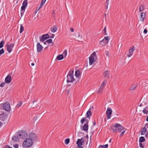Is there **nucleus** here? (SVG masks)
<instances>
[{
	"label": "nucleus",
	"mask_w": 148,
	"mask_h": 148,
	"mask_svg": "<svg viewBox=\"0 0 148 148\" xmlns=\"http://www.w3.org/2000/svg\"><path fill=\"white\" fill-rule=\"evenodd\" d=\"M111 129L114 132H115L117 131L120 132L125 129L121 125L118 123H115L114 126L112 127Z\"/></svg>",
	"instance_id": "obj_1"
},
{
	"label": "nucleus",
	"mask_w": 148,
	"mask_h": 148,
	"mask_svg": "<svg viewBox=\"0 0 148 148\" xmlns=\"http://www.w3.org/2000/svg\"><path fill=\"white\" fill-rule=\"evenodd\" d=\"M73 70L71 69L67 76V83L73 82L74 80L73 77Z\"/></svg>",
	"instance_id": "obj_2"
},
{
	"label": "nucleus",
	"mask_w": 148,
	"mask_h": 148,
	"mask_svg": "<svg viewBox=\"0 0 148 148\" xmlns=\"http://www.w3.org/2000/svg\"><path fill=\"white\" fill-rule=\"evenodd\" d=\"M33 144V141L31 139L27 138L23 142V146L24 147L29 148Z\"/></svg>",
	"instance_id": "obj_3"
},
{
	"label": "nucleus",
	"mask_w": 148,
	"mask_h": 148,
	"mask_svg": "<svg viewBox=\"0 0 148 148\" xmlns=\"http://www.w3.org/2000/svg\"><path fill=\"white\" fill-rule=\"evenodd\" d=\"M17 135L19 136L20 138L24 139L28 136V134L25 131L23 130L18 131Z\"/></svg>",
	"instance_id": "obj_4"
},
{
	"label": "nucleus",
	"mask_w": 148,
	"mask_h": 148,
	"mask_svg": "<svg viewBox=\"0 0 148 148\" xmlns=\"http://www.w3.org/2000/svg\"><path fill=\"white\" fill-rule=\"evenodd\" d=\"M27 0H25L23 3H22V5L21 7V16H22L24 13L25 9L27 7Z\"/></svg>",
	"instance_id": "obj_5"
},
{
	"label": "nucleus",
	"mask_w": 148,
	"mask_h": 148,
	"mask_svg": "<svg viewBox=\"0 0 148 148\" xmlns=\"http://www.w3.org/2000/svg\"><path fill=\"white\" fill-rule=\"evenodd\" d=\"M29 138H28L31 139L33 142H36L38 140V137L34 133H29Z\"/></svg>",
	"instance_id": "obj_6"
},
{
	"label": "nucleus",
	"mask_w": 148,
	"mask_h": 148,
	"mask_svg": "<svg viewBox=\"0 0 148 148\" xmlns=\"http://www.w3.org/2000/svg\"><path fill=\"white\" fill-rule=\"evenodd\" d=\"M96 56V53L94 52L92 53L89 57V64L92 65L95 62V58Z\"/></svg>",
	"instance_id": "obj_7"
},
{
	"label": "nucleus",
	"mask_w": 148,
	"mask_h": 148,
	"mask_svg": "<svg viewBox=\"0 0 148 148\" xmlns=\"http://www.w3.org/2000/svg\"><path fill=\"white\" fill-rule=\"evenodd\" d=\"M8 114L6 113H4L2 112H0V120L4 121L7 119Z\"/></svg>",
	"instance_id": "obj_8"
},
{
	"label": "nucleus",
	"mask_w": 148,
	"mask_h": 148,
	"mask_svg": "<svg viewBox=\"0 0 148 148\" xmlns=\"http://www.w3.org/2000/svg\"><path fill=\"white\" fill-rule=\"evenodd\" d=\"M3 108L7 111L10 110L11 108L10 103L8 102H6L3 104Z\"/></svg>",
	"instance_id": "obj_9"
},
{
	"label": "nucleus",
	"mask_w": 148,
	"mask_h": 148,
	"mask_svg": "<svg viewBox=\"0 0 148 148\" xmlns=\"http://www.w3.org/2000/svg\"><path fill=\"white\" fill-rule=\"evenodd\" d=\"M112 110L109 107L107 108L106 112V115L107 116V119H108L110 118V116L112 114Z\"/></svg>",
	"instance_id": "obj_10"
},
{
	"label": "nucleus",
	"mask_w": 148,
	"mask_h": 148,
	"mask_svg": "<svg viewBox=\"0 0 148 148\" xmlns=\"http://www.w3.org/2000/svg\"><path fill=\"white\" fill-rule=\"evenodd\" d=\"M12 74V73H11L6 77L5 80V83L9 84L11 82L12 80L11 75Z\"/></svg>",
	"instance_id": "obj_11"
},
{
	"label": "nucleus",
	"mask_w": 148,
	"mask_h": 148,
	"mask_svg": "<svg viewBox=\"0 0 148 148\" xmlns=\"http://www.w3.org/2000/svg\"><path fill=\"white\" fill-rule=\"evenodd\" d=\"M83 138H82L81 139H78L76 143L77 145V146L79 148H83V147L82 146L83 144V143H82V140Z\"/></svg>",
	"instance_id": "obj_12"
},
{
	"label": "nucleus",
	"mask_w": 148,
	"mask_h": 148,
	"mask_svg": "<svg viewBox=\"0 0 148 148\" xmlns=\"http://www.w3.org/2000/svg\"><path fill=\"white\" fill-rule=\"evenodd\" d=\"M49 38V36L48 34H46L45 35H43L41 37L40 39V41L43 42L44 40Z\"/></svg>",
	"instance_id": "obj_13"
},
{
	"label": "nucleus",
	"mask_w": 148,
	"mask_h": 148,
	"mask_svg": "<svg viewBox=\"0 0 148 148\" xmlns=\"http://www.w3.org/2000/svg\"><path fill=\"white\" fill-rule=\"evenodd\" d=\"M14 45L13 44H12L10 45H7V50L9 53H10L11 52Z\"/></svg>",
	"instance_id": "obj_14"
},
{
	"label": "nucleus",
	"mask_w": 148,
	"mask_h": 148,
	"mask_svg": "<svg viewBox=\"0 0 148 148\" xmlns=\"http://www.w3.org/2000/svg\"><path fill=\"white\" fill-rule=\"evenodd\" d=\"M36 47L37 51L38 52H40L43 49L42 46L40 45L39 42H38L37 44Z\"/></svg>",
	"instance_id": "obj_15"
},
{
	"label": "nucleus",
	"mask_w": 148,
	"mask_h": 148,
	"mask_svg": "<svg viewBox=\"0 0 148 148\" xmlns=\"http://www.w3.org/2000/svg\"><path fill=\"white\" fill-rule=\"evenodd\" d=\"M140 20L141 21L143 22L146 18V13L142 12L140 14Z\"/></svg>",
	"instance_id": "obj_16"
},
{
	"label": "nucleus",
	"mask_w": 148,
	"mask_h": 148,
	"mask_svg": "<svg viewBox=\"0 0 148 148\" xmlns=\"http://www.w3.org/2000/svg\"><path fill=\"white\" fill-rule=\"evenodd\" d=\"M147 129H146L145 127H144L142 128L141 129V130L140 131L141 135H144L145 133L147 132Z\"/></svg>",
	"instance_id": "obj_17"
},
{
	"label": "nucleus",
	"mask_w": 148,
	"mask_h": 148,
	"mask_svg": "<svg viewBox=\"0 0 148 148\" xmlns=\"http://www.w3.org/2000/svg\"><path fill=\"white\" fill-rule=\"evenodd\" d=\"M12 139L15 142H18L19 140L18 136L15 135L13 136Z\"/></svg>",
	"instance_id": "obj_18"
},
{
	"label": "nucleus",
	"mask_w": 148,
	"mask_h": 148,
	"mask_svg": "<svg viewBox=\"0 0 148 148\" xmlns=\"http://www.w3.org/2000/svg\"><path fill=\"white\" fill-rule=\"evenodd\" d=\"M81 74V73L80 70H78L75 71V75L76 78L79 77Z\"/></svg>",
	"instance_id": "obj_19"
},
{
	"label": "nucleus",
	"mask_w": 148,
	"mask_h": 148,
	"mask_svg": "<svg viewBox=\"0 0 148 148\" xmlns=\"http://www.w3.org/2000/svg\"><path fill=\"white\" fill-rule=\"evenodd\" d=\"M86 118L84 117L81 120V123L82 124H83L84 122L85 121H86V124H88V119H86Z\"/></svg>",
	"instance_id": "obj_20"
},
{
	"label": "nucleus",
	"mask_w": 148,
	"mask_h": 148,
	"mask_svg": "<svg viewBox=\"0 0 148 148\" xmlns=\"http://www.w3.org/2000/svg\"><path fill=\"white\" fill-rule=\"evenodd\" d=\"M88 124H85L83 127V130L86 131H87L88 130Z\"/></svg>",
	"instance_id": "obj_21"
},
{
	"label": "nucleus",
	"mask_w": 148,
	"mask_h": 148,
	"mask_svg": "<svg viewBox=\"0 0 148 148\" xmlns=\"http://www.w3.org/2000/svg\"><path fill=\"white\" fill-rule=\"evenodd\" d=\"M103 75L105 77H107L109 78V77L110 74L108 73V71H106L103 73Z\"/></svg>",
	"instance_id": "obj_22"
},
{
	"label": "nucleus",
	"mask_w": 148,
	"mask_h": 148,
	"mask_svg": "<svg viewBox=\"0 0 148 148\" xmlns=\"http://www.w3.org/2000/svg\"><path fill=\"white\" fill-rule=\"evenodd\" d=\"M143 112L145 114H148V107H146L143 108Z\"/></svg>",
	"instance_id": "obj_23"
},
{
	"label": "nucleus",
	"mask_w": 148,
	"mask_h": 148,
	"mask_svg": "<svg viewBox=\"0 0 148 148\" xmlns=\"http://www.w3.org/2000/svg\"><path fill=\"white\" fill-rule=\"evenodd\" d=\"M63 58V55L62 54L58 55L56 57V59L58 60H61Z\"/></svg>",
	"instance_id": "obj_24"
},
{
	"label": "nucleus",
	"mask_w": 148,
	"mask_h": 148,
	"mask_svg": "<svg viewBox=\"0 0 148 148\" xmlns=\"http://www.w3.org/2000/svg\"><path fill=\"white\" fill-rule=\"evenodd\" d=\"M108 42H106V41H105L104 40H101L100 42V44L102 46L108 43Z\"/></svg>",
	"instance_id": "obj_25"
},
{
	"label": "nucleus",
	"mask_w": 148,
	"mask_h": 148,
	"mask_svg": "<svg viewBox=\"0 0 148 148\" xmlns=\"http://www.w3.org/2000/svg\"><path fill=\"white\" fill-rule=\"evenodd\" d=\"M86 117L89 118L92 115V113L89 110H88L86 112Z\"/></svg>",
	"instance_id": "obj_26"
},
{
	"label": "nucleus",
	"mask_w": 148,
	"mask_h": 148,
	"mask_svg": "<svg viewBox=\"0 0 148 148\" xmlns=\"http://www.w3.org/2000/svg\"><path fill=\"white\" fill-rule=\"evenodd\" d=\"M103 88H104L100 86V88L97 92L98 94L101 93L103 91Z\"/></svg>",
	"instance_id": "obj_27"
},
{
	"label": "nucleus",
	"mask_w": 148,
	"mask_h": 148,
	"mask_svg": "<svg viewBox=\"0 0 148 148\" xmlns=\"http://www.w3.org/2000/svg\"><path fill=\"white\" fill-rule=\"evenodd\" d=\"M57 27L55 26H53L51 29V31L52 32H55L57 30Z\"/></svg>",
	"instance_id": "obj_28"
},
{
	"label": "nucleus",
	"mask_w": 148,
	"mask_h": 148,
	"mask_svg": "<svg viewBox=\"0 0 148 148\" xmlns=\"http://www.w3.org/2000/svg\"><path fill=\"white\" fill-rule=\"evenodd\" d=\"M107 83V81L105 79L103 81L102 83L101 84L100 86L103 87V88L105 86Z\"/></svg>",
	"instance_id": "obj_29"
},
{
	"label": "nucleus",
	"mask_w": 148,
	"mask_h": 148,
	"mask_svg": "<svg viewBox=\"0 0 148 148\" xmlns=\"http://www.w3.org/2000/svg\"><path fill=\"white\" fill-rule=\"evenodd\" d=\"M145 140V138L143 136L140 137L139 139V142H143Z\"/></svg>",
	"instance_id": "obj_30"
},
{
	"label": "nucleus",
	"mask_w": 148,
	"mask_h": 148,
	"mask_svg": "<svg viewBox=\"0 0 148 148\" xmlns=\"http://www.w3.org/2000/svg\"><path fill=\"white\" fill-rule=\"evenodd\" d=\"M144 10V6L143 5H141L139 8V10L140 12L143 11Z\"/></svg>",
	"instance_id": "obj_31"
},
{
	"label": "nucleus",
	"mask_w": 148,
	"mask_h": 148,
	"mask_svg": "<svg viewBox=\"0 0 148 148\" xmlns=\"http://www.w3.org/2000/svg\"><path fill=\"white\" fill-rule=\"evenodd\" d=\"M135 50V48L134 47H133L132 49H129V52L130 54L133 53V52Z\"/></svg>",
	"instance_id": "obj_32"
},
{
	"label": "nucleus",
	"mask_w": 148,
	"mask_h": 148,
	"mask_svg": "<svg viewBox=\"0 0 148 148\" xmlns=\"http://www.w3.org/2000/svg\"><path fill=\"white\" fill-rule=\"evenodd\" d=\"M110 39V38L108 36H107L105 37L104 39L103 40H104L105 41H106V42H108Z\"/></svg>",
	"instance_id": "obj_33"
},
{
	"label": "nucleus",
	"mask_w": 148,
	"mask_h": 148,
	"mask_svg": "<svg viewBox=\"0 0 148 148\" xmlns=\"http://www.w3.org/2000/svg\"><path fill=\"white\" fill-rule=\"evenodd\" d=\"M4 43L5 42L4 41H2L0 42V49L3 47Z\"/></svg>",
	"instance_id": "obj_34"
},
{
	"label": "nucleus",
	"mask_w": 148,
	"mask_h": 148,
	"mask_svg": "<svg viewBox=\"0 0 148 148\" xmlns=\"http://www.w3.org/2000/svg\"><path fill=\"white\" fill-rule=\"evenodd\" d=\"M136 87V85H132L131 87L130 90H134L135 89Z\"/></svg>",
	"instance_id": "obj_35"
},
{
	"label": "nucleus",
	"mask_w": 148,
	"mask_h": 148,
	"mask_svg": "<svg viewBox=\"0 0 148 148\" xmlns=\"http://www.w3.org/2000/svg\"><path fill=\"white\" fill-rule=\"evenodd\" d=\"M67 50H65L63 53L62 55H63V56H64V57H65L67 55Z\"/></svg>",
	"instance_id": "obj_36"
},
{
	"label": "nucleus",
	"mask_w": 148,
	"mask_h": 148,
	"mask_svg": "<svg viewBox=\"0 0 148 148\" xmlns=\"http://www.w3.org/2000/svg\"><path fill=\"white\" fill-rule=\"evenodd\" d=\"M22 103V101H20L19 103L17 104L16 106V107L18 108L20 106H21Z\"/></svg>",
	"instance_id": "obj_37"
},
{
	"label": "nucleus",
	"mask_w": 148,
	"mask_h": 148,
	"mask_svg": "<svg viewBox=\"0 0 148 148\" xmlns=\"http://www.w3.org/2000/svg\"><path fill=\"white\" fill-rule=\"evenodd\" d=\"M24 27H23L22 25H21L20 33H21L24 30Z\"/></svg>",
	"instance_id": "obj_38"
},
{
	"label": "nucleus",
	"mask_w": 148,
	"mask_h": 148,
	"mask_svg": "<svg viewBox=\"0 0 148 148\" xmlns=\"http://www.w3.org/2000/svg\"><path fill=\"white\" fill-rule=\"evenodd\" d=\"M70 142V139L69 138L66 139L65 140V143L66 145L69 143Z\"/></svg>",
	"instance_id": "obj_39"
},
{
	"label": "nucleus",
	"mask_w": 148,
	"mask_h": 148,
	"mask_svg": "<svg viewBox=\"0 0 148 148\" xmlns=\"http://www.w3.org/2000/svg\"><path fill=\"white\" fill-rule=\"evenodd\" d=\"M99 147L104 148H107L108 147V144H106L104 145H100Z\"/></svg>",
	"instance_id": "obj_40"
},
{
	"label": "nucleus",
	"mask_w": 148,
	"mask_h": 148,
	"mask_svg": "<svg viewBox=\"0 0 148 148\" xmlns=\"http://www.w3.org/2000/svg\"><path fill=\"white\" fill-rule=\"evenodd\" d=\"M4 52V51L3 49H2L0 50V56L3 54Z\"/></svg>",
	"instance_id": "obj_41"
},
{
	"label": "nucleus",
	"mask_w": 148,
	"mask_h": 148,
	"mask_svg": "<svg viewBox=\"0 0 148 148\" xmlns=\"http://www.w3.org/2000/svg\"><path fill=\"white\" fill-rule=\"evenodd\" d=\"M52 42V40L51 39H49L47 40L46 42H47L48 44H50Z\"/></svg>",
	"instance_id": "obj_42"
},
{
	"label": "nucleus",
	"mask_w": 148,
	"mask_h": 148,
	"mask_svg": "<svg viewBox=\"0 0 148 148\" xmlns=\"http://www.w3.org/2000/svg\"><path fill=\"white\" fill-rule=\"evenodd\" d=\"M5 85V83L3 82L1 83L0 85V86L1 87H4Z\"/></svg>",
	"instance_id": "obj_43"
},
{
	"label": "nucleus",
	"mask_w": 148,
	"mask_h": 148,
	"mask_svg": "<svg viewBox=\"0 0 148 148\" xmlns=\"http://www.w3.org/2000/svg\"><path fill=\"white\" fill-rule=\"evenodd\" d=\"M139 146L140 147H141L142 148H144V146L143 145V144L141 142H140Z\"/></svg>",
	"instance_id": "obj_44"
},
{
	"label": "nucleus",
	"mask_w": 148,
	"mask_h": 148,
	"mask_svg": "<svg viewBox=\"0 0 148 148\" xmlns=\"http://www.w3.org/2000/svg\"><path fill=\"white\" fill-rule=\"evenodd\" d=\"M105 54L108 57H109V54L108 52L107 51H105Z\"/></svg>",
	"instance_id": "obj_45"
},
{
	"label": "nucleus",
	"mask_w": 148,
	"mask_h": 148,
	"mask_svg": "<svg viewBox=\"0 0 148 148\" xmlns=\"http://www.w3.org/2000/svg\"><path fill=\"white\" fill-rule=\"evenodd\" d=\"M76 37L77 38H79L80 37L81 38V36L80 35V34L79 33H78V36H76Z\"/></svg>",
	"instance_id": "obj_46"
},
{
	"label": "nucleus",
	"mask_w": 148,
	"mask_h": 148,
	"mask_svg": "<svg viewBox=\"0 0 148 148\" xmlns=\"http://www.w3.org/2000/svg\"><path fill=\"white\" fill-rule=\"evenodd\" d=\"M3 148H12V147H10L8 145H5V146L3 147Z\"/></svg>",
	"instance_id": "obj_47"
},
{
	"label": "nucleus",
	"mask_w": 148,
	"mask_h": 148,
	"mask_svg": "<svg viewBox=\"0 0 148 148\" xmlns=\"http://www.w3.org/2000/svg\"><path fill=\"white\" fill-rule=\"evenodd\" d=\"M123 132H122L121 133V134H120V135L121 136H122L123 135V134H124V133H125V130H123Z\"/></svg>",
	"instance_id": "obj_48"
},
{
	"label": "nucleus",
	"mask_w": 148,
	"mask_h": 148,
	"mask_svg": "<svg viewBox=\"0 0 148 148\" xmlns=\"http://www.w3.org/2000/svg\"><path fill=\"white\" fill-rule=\"evenodd\" d=\"M14 147L15 148H18V146L17 144H16L14 145Z\"/></svg>",
	"instance_id": "obj_49"
},
{
	"label": "nucleus",
	"mask_w": 148,
	"mask_h": 148,
	"mask_svg": "<svg viewBox=\"0 0 148 148\" xmlns=\"http://www.w3.org/2000/svg\"><path fill=\"white\" fill-rule=\"evenodd\" d=\"M144 127H145L146 129H147L148 128V123H147L145 124Z\"/></svg>",
	"instance_id": "obj_50"
},
{
	"label": "nucleus",
	"mask_w": 148,
	"mask_h": 148,
	"mask_svg": "<svg viewBox=\"0 0 148 148\" xmlns=\"http://www.w3.org/2000/svg\"><path fill=\"white\" fill-rule=\"evenodd\" d=\"M145 137L146 138H147L148 137V131L145 133Z\"/></svg>",
	"instance_id": "obj_51"
},
{
	"label": "nucleus",
	"mask_w": 148,
	"mask_h": 148,
	"mask_svg": "<svg viewBox=\"0 0 148 148\" xmlns=\"http://www.w3.org/2000/svg\"><path fill=\"white\" fill-rule=\"evenodd\" d=\"M132 54H133V53L127 54V56L128 57H130L132 55Z\"/></svg>",
	"instance_id": "obj_52"
},
{
	"label": "nucleus",
	"mask_w": 148,
	"mask_h": 148,
	"mask_svg": "<svg viewBox=\"0 0 148 148\" xmlns=\"http://www.w3.org/2000/svg\"><path fill=\"white\" fill-rule=\"evenodd\" d=\"M143 32L145 34H146L147 33V29H144Z\"/></svg>",
	"instance_id": "obj_53"
},
{
	"label": "nucleus",
	"mask_w": 148,
	"mask_h": 148,
	"mask_svg": "<svg viewBox=\"0 0 148 148\" xmlns=\"http://www.w3.org/2000/svg\"><path fill=\"white\" fill-rule=\"evenodd\" d=\"M70 29L71 32H73L74 31V29L73 28H70Z\"/></svg>",
	"instance_id": "obj_54"
},
{
	"label": "nucleus",
	"mask_w": 148,
	"mask_h": 148,
	"mask_svg": "<svg viewBox=\"0 0 148 148\" xmlns=\"http://www.w3.org/2000/svg\"><path fill=\"white\" fill-rule=\"evenodd\" d=\"M44 4L43 3H41V4L40 5V8H41L44 5Z\"/></svg>",
	"instance_id": "obj_55"
},
{
	"label": "nucleus",
	"mask_w": 148,
	"mask_h": 148,
	"mask_svg": "<svg viewBox=\"0 0 148 148\" xmlns=\"http://www.w3.org/2000/svg\"><path fill=\"white\" fill-rule=\"evenodd\" d=\"M46 0H42L41 1V3H43L44 4Z\"/></svg>",
	"instance_id": "obj_56"
},
{
	"label": "nucleus",
	"mask_w": 148,
	"mask_h": 148,
	"mask_svg": "<svg viewBox=\"0 0 148 148\" xmlns=\"http://www.w3.org/2000/svg\"><path fill=\"white\" fill-rule=\"evenodd\" d=\"M54 36H55V35H54V34H52L51 35V36H50V37L51 38H53V37H54Z\"/></svg>",
	"instance_id": "obj_57"
},
{
	"label": "nucleus",
	"mask_w": 148,
	"mask_h": 148,
	"mask_svg": "<svg viewBox=\"0 0 148 148\" xmlns=\"http://www.w3.org/2000/svg\"><path fill=\"white\" fill-rule=\"evenodd\" d=\"M93 108V107L92 106H90V108L89 110H91V109H92V108Z\"/></svg>",
	"instance_id": "obj_58"
},
{
	"label": "nucleus",
	"mask_w": 148,
	"mask_h": 148,
	"mask_svg": "<svg viewBox=\"0 0 148 148\" xmlns=\"http://www.w3.org/2000/svg\"><path fill=\"white\" fill-rule=\"evenodd\" d=\"M103 31L104 32H106V27H105L104 29H103Z\"/></svg>",
	"instance_id": "obj_59"
},
{
	"label": "nucleus",
	"mask_w": 148,
	"mask_h": 148,
	"mask_svg": "<svg viewBox=\"0 0 148 148\" xmlns=\"http://www.w3.org/2000/svg\"><path fill=\"white\" fill-rule=\"evenodd\" d=\"M69 91L68 90H66V93L67 94H69Z\"/></svg>",
	"instance_id": "obj_60"
},
{
	"label": "nucleus",
	"mask_w": 148,
	"mask_h": 148,
	"mask_svg": "<svg viewBox=\"0 0 148 148\" xmlns=\"http://www.w3.org/2000/svg\"><path fill=\"white\" fill-rule=\"evenodd\" d=\"M96 123L95 122V121H94L93 123V125H96Z\"/></svg>",
	"instance_id": "obj_61"
},
{
	"label": "nucleus",
	"mask_w": 148,
	"mask_h": 148,
	"mask_svg": "<svg viewBox=\"0 0 148 148\" xmlns=\"http://www.w3.org/2000/svg\"><path fill=\"white\" fill-rule=\"evenodd\" d=\"M146 120L148 122V116H147V117L146 119Z\"/></svg>",
	"instance_id": "obj_62"
},
{
	"label": "nucleus",
	"mask_w": 148,
	"mask_h": 148,
	"mask_svg": "<svg viewBox=\"0 0 148 148\" xmlns=\"http://www.w3.org/2000/svg\"><path fill=\"white\" fill-rule=\"evenodd\" d=\"M82 143H83L84 142V140H83V139L82 140Z\"/></svg>",
	"instance_id": "obj_63"
},
{
	"label": "nucleus",
	"mask_w": 148,
	"mask_h": 148,
	"mask_svg": "<svg viewBox=\"0 0 148 148\" xmlns=\"http://www.w3.org/2000/svg\"><path fill=\"white\" fill-rule=\"evenodd\" d=\"M143 106V105L142 104V103H140V104L139 105V106L140 107H142Z\"/></svg>",
	"instance_id": "obj_64"
}]
</instances>
